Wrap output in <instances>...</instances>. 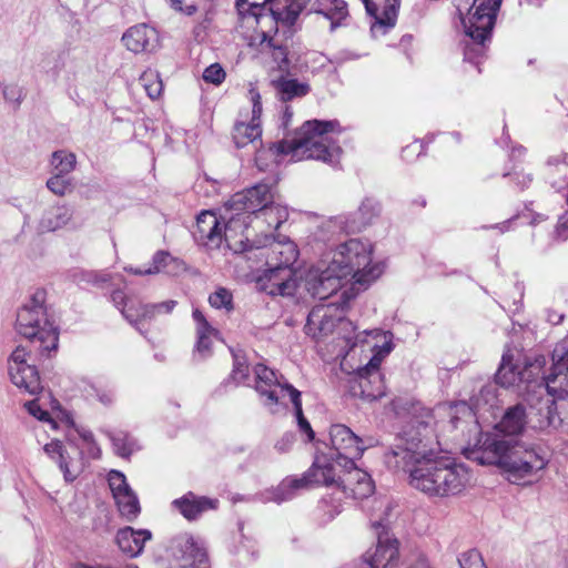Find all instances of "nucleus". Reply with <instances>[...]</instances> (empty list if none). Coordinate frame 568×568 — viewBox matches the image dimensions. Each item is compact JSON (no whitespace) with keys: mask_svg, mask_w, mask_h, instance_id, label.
Wrapping results in <instances>:
<instances>
[{"mask_svg":"<svg viewBox=\"0 0 568 568\" xmlns=\"http://www.w3.org/2000/svg\"><path fill=\"white\" fill-rule=\"evenodd\" d=\"M437 446L428 423L416 420L398 434L385 462L389 468L408 473L409 484L428 497L459 495L470 484V473L454 458L440 455Z\"/></svg>","mask_w":568,"mask_h":568,"instance_id":"nucleus-1","label":"nucleus"},{"mask_svg":"<svg viewBox=\"0 0 568 568\" xmlns=\"http://www.w3.org/2000/svg\"><path fill=\"white\" fill-rule=\"evenodd\" d=\"M329 439L332 447L337 452V457L333 460L325 455L317 456L303 477L284 479L275 490L274 501L288 500L294 496L295 490L305 488L310 484L336 485L345 495L356 499L366 498L373 494L374 484L371 476L357 468L354 463L374 445L373 438H361L347 426L335 424L329 428Z\"/></svg>","mask_w":568,"mask_h":568,"instance_id":"nucleus-2","label":"nucleus"},{"mask_svg":"<svg viewBox=\"0 0 568 568\" xmlns=\"http://www.w3.org/2000/svg\"><path fill=\"white\" fill-rule=\"evenodd\" d=\"M525 424L524 407H510L496 425V433L483 435L475 447L465 449L466 457L480 465H495L514 480L535 476L546 467L547 459L516 439Z\"/></svg>","mask_w":568,"mask_h":568,"instance_id":"nucleus-3","label":"nucleus"},{"mask_svg":"<svg viewBox=\"0 0 568 568\" xmlns=\"http://www.w3.org/2000/svg\"><path fill=\"white\" fill-rule=\"evenodd\" d=\"M372 254L373 245L368 241L351 239L339 244L327 260L306 273L304 288L318 300L336 294L348 277L354 280L353 286L365 288L384 271L381 263L373 262Z\"/></svg>","mask_w":568,"mask_h":568,"instance_id":"nucleus-4","label":"nucleus"},{"mask_svg":"<svg viewBox=\"0 0 568 568\" xmlns=\"http://www.w3.org/2000/svg\"><path fill=\"white\" fill-rule=\"evenodd\" d=\"M339 132L337 121H306L296 135L274 144L277 154L290 155L291 161L318 160L335 163L341 154V148L333 141L329 133Z\"/></svg>","mask_w":568,"mask_h":568,"instance_id":"nucleus-5","label":"nucleus"},{"mask_svg":"<svg viewBox=\"0 0 568 568\" xmlns=\"http://www.w3.org/2000/svg\"><path fill=\"white\" fill-rule=\"evenodd\" d=\"M45 293L37 291L17 314L16 328L32 343H39L41 353L57 349L59 334L44 305Z\"/></svg>","mask_w":568,"mask_h":568,"instance_id":"nucleus-6","label":"nucleus"},{"mask_svg":"<svg viewBox=\"0 0 568 568\" xmlns=\"http://www.w3.org/2000/svg\"><path fill=\"white\" fill-rule=\"evenodd\" d=\"M501 1L473 0L467 16L462 20L465 33L462 41L465 60L476 62L485 54Z\"/></svg>","mask_w":568,"mask_h":568,"instance_id":"nucleus-7","label":"nucleus"},{"mask_svg":"<svg viewBox=\"0 0 568 568\" xmlns=\"http://www.w3.org/2000/svg\"><path fill=\"white\" fill-rule=\"evenodd\" d=\"M239 221L231 219L229 223L222 225L215 213L203 211L196 217V226L193 232L196 242L209 250H215L223 242L234 253H245L253 250L254 245L248 237L236 240L233 236L235 225Z\"/></svg>","mask_w":568,"mask_h":568,"instance_id":"nucleus-8","label":"nucleus"},{"mask_svg":"<svg viewBox=\"0 0 568 568\" xmlns=\"http://www.w3.org/2000/svg\"><path fill=\"white\" fill-rule=\"evenodd\" d=\"M545 364V357L539 356L519 369V366L514 363L511 351L507 349L503 354L501 363L495 375L496 383L503 387H520L525 384L524 389L528 392L530 387L536 388V377L539 376Z\"/></svg>","mask_w":568,"mask_h":568,"instance_id":"nucleus-9","label":"nucleus"},{"mask_svg":"<svg viewBox=\"0 0 568 568\" xmlns=\"http://www.w3.org/2000/svg\"><path fill=\"white\" fill-rule=\"evenodd\" d=\"M342 301L332 302L328 304H320L313 307L307 316L305 331L308 335L314 338H321L334 331L336 325H347L348 323L343 321L342 310L346 304V300H349L348 291H344L341 296Z\"/></svg>","mask_w":568,"mask_h":568,"instance_id":"nucleus-10","label":"nucleus"},{"mask_svg":"<svg viewBox=\"0 0 568 568\" xmlns=\"http://www.w3.org/2000/svg\"><path fill=\"white\" fill-rule=\"evenodd\" d=\"M29 353L23 346H17L8 359V372L11 382L24 392L36 395L41 389V381L37 368L28 363Z\"/></svg>","mask_w":568,"mask_h":568,"instance_id":"nucleus-11","label":"nucleus"},{"mask_svg":"<svg viewBox=\"0 0 568 568\" xmlns=\"http://www.w3.org/2000/svg\"><path fill=\"white\" fill-rule=\"evenodd\" d=\"M377 534V544L373 552H366L365 559L371 568H388L398 559V541L393 538L383 519L373 521Z\"/></svg>","mask_w":568,"mask_h":568,"instance_id":"nucleus-12","label":"nucleus"},{"mask_svg":"<svg viewBox=\"0 0 568 568\" xmlns=\"http://www.w3.org/2000/svg\"><path fill=\"white\" fill-rule=\"evenodd\" d=\"M272 186L266 183H258L243 192L234 194L229 201L231 210L246 213H258V215L274 201Z\"/></svg>","mask_w":568,"mask_h":568,"instance_id":"nucleus-13","label":"nucleus"},{"mask_svg":"<svg viewBox=\"0 0 568 568\" xmlns=\"http://www.w3.org/2000/svg\"><path fill=\"white\" fill-rule=\"evenodd\" d=\"M255 389L263 398V404L271 413H276L280 406V394L287 393L286 385L282 383L275 375L274 371L263 364L254 367Z\"/></svg>","mask_w":568,"mask_h":568,"instance_id":"nucleus-14","label":"nucleus"},{"mask_svg":"<svg viewBox=\"0 0 568 568\" xmlns=\"http://www.w3.org/2000/svg\"><path fill=\"white\" fill-rule=\"evenodd\" d=\"M169 551L184 568H203L207 560L205 548L189 534L174 537L170 541Z\"/></svg>","mask_w":568,"mask_h":568,"instance_id":"nucleus-15","label":"nucleus"},{"mask_svg":"<svg viewBox=\"0 0 568 568\" xmlns=\"http://www.w3.org/2000/svg\"><path fill=\"white\" fill-rule=\"evenodd\" d=\"M248 97L253 104L252 120L250 123L237 122L233 129V141L237 148H245L248 144L255 145L262 136V129L258 122L262 114L261 94L256 88L251 85Z\"/></svg>","mask_w":568,"mask_h":568,"instance_id":"nucleus-16","label":"nucleus"},{"mask_svg":"<svg viewBox=\"0 0 568 568\" xmlns=\"http://www.w3.org/2000/svg\"><path fill=\"white\" fill-rule=\"evenodd\" d=\"M260 278L262 288L270 295L293 296L298 283L292 267L266 265Z\"/></svg>","mask_w":568,"mask_h":568,"instance_id":"nucleus-17","label":"nucleus"},{"mask_svg":"<svg viewBox=\"0 0 568 568\" xmlns=\"http://www.w3.org/2000/svg\"><path fill=\"white\" fill-rule=\"evenodd\" d=\"M263 2L270 3V11L275 20L287 24H293L302 11V4L298 2H288V0H263ZM246 6L252 9V16L258 22V12L262 9L260 2L257 0H239L236 7L241 14L246 11Z\"/></svg>","mask_w":568,"mask_h":568,"instance_id":"nucleus-18","label":"nucleus"},{"mask_svg":"<svg viewBox=\"0 0 568 568\" xmlns=\"http://www.w3.org/2000/svg\"><path fill=\"white\" fill-rule=\"evenodd\" d=\"M268 243L258 245L255 248L260 251L258 256L265 257L266 265L291 267L298 256V251L294 242L283 237L282 240L265 236Z\"/></svg>","mask_w":568,"mask_h":568,"instance_id":"nucleus-19","label":"nucleus"},{"mask_svg":"<svg viewBox=\"0 0 568 568\" xmlns=\"http://www.w3.org/2000/svg\"><path fill=\"white\" fill-rule=\"evenodd\" d=\"M121 40L123 45L133 53H152L160 48L159 32L145 23L129 28Z\"/></svg>","mask_w":568,"mask_h":568,"instance_id":"nucleus-20","label":"nucleus"},{"mask_svg":"<svg viewBox=\"0 0 568 568\" xmlns=\"http://www.w3.org/2000/svg\"><path fill=\"white\" fill-rule=\"evenodd\" d=\"M379 359L374 356L369 363L359 368L357 372V383L361 395L368 399L375 400L385 395V384L378 371Z\"/></svg>","mask_w":568,"mask_h":568,"instance_id":"nucleus-21","label":"nucleus"},{"mask_svg":"<svg viewBox=\"0 0 568 568\" xmlns=\"http://www.w3.org/2000/svg\"><path fill=\"white\" fill-rule=\"evenodd\" d=\"M536 388L545 389L549 395L564 398L568 396V364H552V372L545 376L544 371L536 377Z\"/></svg>","mask_w":568,"mask_h":568,"instance_id":"nucleus-22","label":"nucleus"},{"mask_svg":"<svg viewBox=\"0 0 568 568\" xmlns=\"http://www.w3.org/2000/svg\"><path fill=\"white\" fill-rule=\"evenodd\" d=\"M172 506L178 509L187 520L196 519L202 513L209 509H215L216 499L199 497L193 493H187L183 497L172 501Z\"/></svg>","mask_w":568,"mask_h":568,"instance_id":"nucleus-23","label":"nucleus"},{"mask_svg":"<svg viewBox=\"0 0 568 568\" xmlns=\"http://www.w3.org/2000/svg\"><path fill=\"white\" fill-rule=\"evenodd\" d=\"M151 538V532L146 529L134 530L131 527H124L116 534L115 540L120 550L128 557L139 556L146 540Z\"/></svg>","mask_w":568,"mask_h":568,"instance_id":"nucleus-24","label":"nucleus"},{"mask_svg":"<svg viewBox=\"0 0 568 568\" xmlns=\"http://www.w3.org/2000/svg\"><path fill=\"white\" fill-rule=\"evenodd\" d=\"M367 13L376 23L393 27L396 21L398 6L396 0H363Z\"/></svg>","mask_w":568,"mask_h":568,"instance_id":"nucleus-25","label":"nucleus"},{"mask_svg":"<svg viewBox=\"0 0 568 568\" xmlns=\"http://www.w3.org/2000/svg\"><path fill=\"white\" fill-rule=\"evenodd\" d=\"M72 219V210L65 205H54L45 210L39 220L41 232H54L69 224Z\"/></svg>","mask_w":568,"mask_h":568,"instance_id":"nucleus-26","label":"nucleus"},{"mask_svg":"<svg viewBox=\"0 0 568 568\" xmlns=\"http://www.w3.org/2000/svg\"><path fill=\"white\" fill-rule=\"evenodd\" d=\"M314 11L331 21V29H335L347 17V3L344 0H317Z\"/></svg>","mask_w":568,"mask_h":568,"instance_id":"nucleus-27","label":"nucleus"},{"mask_svg":"<svg viewBox=\"0 0 568 568\" xmlns=\"http://www.w3.org/2000/svg\"><path fill=\"white\" fill-rule=\"evenodd\" d=\"M273 83L280 100L283 102L291 101L295 98L305 97L311 90L307 82H301L297 79H291L286 77H281Z\"/></svg>","mask_w":568,"mask_h":568,"instance_id":"nucleus-28","label":"nucleus"},{"mask_svg":"<svg viewBox=\"0 0 568 568\" xmlns=\"http://www.w3.org/2000/svg\"><path fill=\"white\" fill-rule=\"evenodd\" d=\"M192 316L196 325V351L200 354L205 355L206 353H209L212 341L213 338L217 337L219 332L209 324L205 316L200 310L195 308L193 311Z\"/></svg>","mask_w":568,"mask_h":568,"instance_id":"nucleus-29","label":"nucleus"},{"mask_svg":"<svg viewBox=\"0 0 568 568\" xmlns=\"http://www.w3.org/2000/svg\"><path fill=\"white\" fill-rule=\"evenodd\" d=\"M111 298L130 324L136 326L140 323V305H143L140 301L134 297L126 296L121 290L114 291Z\"/></svg>","mask_w":568,"mask_h":568,"instance_id":"nucleus-30","label":"nucleus"},{"mask_svg":"<svg viewBox=\"0 0 568 568\" xmlns=\"http://www.w3.org/2000/svg\"><path fill=\"white\" fill-rule=\"evenodd\" d=\"M113 498L121 516L128 521L134 520L141 513L139 499L132 488Z\"/></svg>","mask_w":568,"mask_h":568,"instance_id":"nucleus-31","label":"nucleus"},{"mask_svg":"<svg viewBox=\"0 0 568 568\" xmlns=\"http://www.w3.org/2000/svg\"><path fill=\"white\" fill-rule=\"evenodd\" d=\"M50 165L53 174L68 176L77 166V156L72 152L59 150L52 153Z\"/></svg>","mask_w":568,"mask_h":568,"instance_id":"nucleus-32","label":"nucleus"},{"mask_svg":"<svg viewBox=\"0 0 568 568\" xmlns=\"http://www.w3.org/2000/svg\"><path fill=\"white\" fill-rule=\"evenodd\" d=\"M285 387L287 389V395L290 396V399L293 404L300 430L306 434L308 440H313L315 435L311 424L303 415L301 392L297 390L293 385H286Z\"/></svg>","mask_w":568,"mask_h":568,"instance_id":"nucleus-33","label":"nucleus"},{"mask_svg":"<svg viewBox=\"0 0 568 568\" xmlns=\"http://www.w3.org/2000/svg\"><path fill=\"white\" fill-rule=\"evenodd\" d=\"M257 217H263V221L266 222L270 227L278 229L284 222H286L288 211L285 206L273 202L263 210Z\"/></svg>","mask_w":568,"mask_h":568,"instance_id":"nucleus-34","label":"nucleus"},{"mask_svg":"<svg viewBox=\"0 0 568 568\" xmlns=\"http://www.w3.org/2000/svg\"><path fill=\"white\" fill-rule=\"evenodd\" d=\"M140 82L151 99H156L161 95L163 83L158 71L145 70L140 77Z\"/></svg>","mask_w":568,"mask_h":568,"instance_id":"nucleus-35","label":"nucleus"},{"mask_svg":"<svg viewBox=\"0 0 568 568\" xmlns=\"http://www.w3.org/2000/svg\"><path fill=\"white\" fill-rule=\"evenodd\" d=\"M81 443L78 444L80 454L89 458L98 459L101 456V449L94 440L93 434L87 429H77Z\"/></svg>","mask_w":568,"mask_h":568,"instance_id":"nucleus-36","label":"nucleus"},{"mask_svg":"<svg viewBox=\"0 0 568 568\" xmlns=\"http://www.w3.org/2000/svg\"><path fill=\"white\" fill-rule=\"evenodd\" d=\"M379 209L377 203L372 200H365L358 209V221L351 226V231H361L362 227L368 225L372 219L378 213Z\"/></svg>","mask_w":568,"mask_h":568,"instance_id":"nucleus-37","label":"nucleus"},{"mask_svg":"<svg viewBox=\"0 0 568 568\" xmlns=\"http://www.w3.org/2000/svg\"><path fill=\"white\" fill-rule=\"evenodd\" d=\"M260 45L262 47V51H272L273 58L278 62V67L282 68L283 64L287 65V53L286 49L281 44H277L267 32L261 33Z\"/></svg>","mask_w":568,"mask_h":568,"instance_id":"nucleus-38","label":"nucleus"},{"mask_svg":"<svg viewBox=\"0 0 568 568\" xmlns=\"http://www.w3.org/2000/svg\"><path fill=\"white\" fill-rule=\"evenodd\" d=\"M111 439L116 455L121 457H129L138 448L135 440L128 434L118 433Z\"/></svg>","mask_w":568,"mask_h":568,"instance_id":"nucleus-39","label":"nucleus"},{"mask_svg":"<svg viewBox=\"0 0 568 568\" xmlns=\"http://www.w3.org/2000/svg\"><path fill=\"white\" fill-rule=\"evenodd\" d=\"M47 187L55 195L63 196L73 189V181L69 176L53 174L47 181Z\"/></svg>","mask_w":568,"mask_h":568,"instance_id":"nucleus-40","label":"nucleus"},{"mask_svg":"<svg viewBox=\"0 0 568 568\" xmlns=\"http://www.w3.org/2000/svg\"><path fill=\"white\" fill-rule=\"evenodd\" d=\"M170 264H179V261L172 257L168 252L159 251L153 256L152 265L145 268V273L156 274L162 271H169L168 267Z\"/></svg>","mask_w":568,"mask_h":568,"instance_id":"nucleus-41","label":"nucleus"},{"mask_svg":"<svg viewBox=\"0 0 568 568\" xmlns=\"http://www.w3.org/2000/svg\"><path fill=\"white\" fill-rule=\"evenodd\" d=\"M44 450L49 455H58L59 457V467L63 471L64 478L67 481H72L75 479V475L72 474L69 469V465L64 459L62 445L60 442H51L44 446Z\"/></svg>","mask_w":568,"mask_h":568,"instance_id":"nucleus-42","label":"nucleus"},{"mask_svg":"<svg viewBox=\"0 0 568 568\" xmlns=\"http://www.w3.org/2000/svg\"><path fill=\"white\" fill-rule=\"evenodd\" d=\"M108 483L113 497L131 489L124 474L119 470H111L109 473Z\"/></svg>","mask_w":568,"mask_h":568,"instance_id":"nucleus-43","label":"nucleus"},{"mask_svg":"<svg viewBox=\"0 0 568 568\" xmlns=\"http://www.w3.org/2000/svg\"><path fill=\"white\" fill-rule=\"evenodd\" d=\"M111 274L104 271H82L79 274V282H84L95 286H103L111 281Z\"/></svg>","mask_w":568,"mask_h":568,"instance_id":"nucleus-44","label":"nucleus"},{"mask_svg":"<svg viewBox=\"0 0 568 568\" xmlns=\"http://www.w3.org/2000/svg\"><path fill=\"white\" fill-rule=\"evenodd\" d=\"M458 562L462 568H486L481 554L475 549L462 554Z\"/></svg>","mask_w":568,"mask_h":568,"instance_id":"nucleus-45","label":"nucleus"},{"mask_svg":"<svg viewBox=\"0 0 568 568\" xmlns=\"http://www.w3.org/2000/svg\"><path fill=\"white\" fill-rule=\"evenodd\" d=\"M209 302L212 307H223L229 311L232 308V294L226 288H219L210 295Z\"/></svg>","mask_w":568,"mask_h":568,"instance_id":"nucleus-46","label":"nucleus"},{"mask_svg":"<svg viewBox=\"0 0 568 568\" xmlns=\"http://www.w3.org/2000/svg\"><path fill=\"white\" fill-rule=\"evenodd\" d=\"M225 79V71L219 63L209 65L203 72V80L212 84H221Z\"/></svg>","mask_w":568,"mask_h":568,"instance_id":"nucleus-47","label":"nucleus"},{"mask_svg":"<svg viewBox=\"0 0 568 568\" xmlns=\"http://www.w3.org/2000/svg\"><path fill=\"white\" fill-rule=\"evenodd\" d=\"M247 377H248V366H247L246 362L242 357L234 355V364H233L231 378L235 383L240 384V383L244 382Z\"/></svg>","mask_w":568,"mask_h":568,"instance_id":"nucleus-48","label":"nucleus"},{"mask_svg":"<svg viewBox=\"0 0 568 568\" xmlns=\"http://www.w3.org/2000/svg\"><path fill=\"white\" fill-rule=\"evenodd\" d=\"M551 359L552 364H568V334L556 344Z\"/></svg>","mask_w":568,"mask_h":568,"instance_id":"nucleus-49","label":"nucleus"},{"mask_svg":"<svg viewBox=\"0 0 568 568\" xmlns=\"http://www.w3.org/2000/svg\"><path fill=\"white\" fill-rule=\"evenodd\" d=\"M2 94L6 101L13 103L18 106L21 101V89L16 84H3Z\"/></svg>","mask_w":568,"mask_h":568,"instance_id":"nucleus-50","label":"nucleus"},{"mask_svg":"<svg viewBox=\"0 0 568 568\" xmlns=\"http://www.w3.org/2000/svg\"><path fill=\"white\" fill-rule=\"evenodd\" d=\"M168 6L176 12L183 13L185 16H193L197 11V7L194 3L184 4V0H165Z\"/></svg>","mask_w":568,"mask_h":568,"instance_id":"nucleus-51","label":"nucleus"},{"mask_svg":"<svg viewBox=\"0 0 568 568\" xmlns=\"http://www.w3.org/2000/svg\"><path fill=\"white\" fill-rule=\"evenodd\" d=\"M445 409L447 410V415L450 418V424H452L453 427H456L457 422L459 419L457 414H459V413H464V414L465 413H469V409H468V407H467V405L465 403L449 405Z\"/></svg>","mask_w":568,"mask_h":568,"instance_id":"nucleus-52","label":"nucleus"},{"mask_svg":"<svg viewBox=\"0 0 568 568\" xmlns=\"http://www.w3.org/2000/svg\"><path fill=\"white\" fill-rule=\"evenodd\" d=\"M26 406L28 412L39 420H49V413L43 410L34 400L29 402Z\"/></svg>","mask_w":568,"mask_h":568,"instance_id":"nucleus-53","label":"nucleus"},{"mask_svg":"<svg viewBox=\"0 0 568 568\" xmlns=\"http://www.w3.org/2000/svg\"><path fill=\"white\" fill-rule=\"evenodd\" d=\"M555 232L558 239L565 240L568 237V213L559 217Z\"/></svg>","mask_w":568,"mask_h":568,"instance_id":"nucleus-54","label":"nucleus"},{"mask_svg":"<svg viewBox=\"0 0 568 568\" xmlns=\"http://www.w3.org/2000/svg\"><path fill=\"white\" fill-rule=\"evenodd\" d=\"M175 305H176V302L173 300L153 304L156 315L171 313L173 311V308L175 307Z\"/></svg>","mask_w":568,"mask_h":568,"instance_id":"nucleus-55","label":"nucleus"},{"mask_svg":"<svg viewBox=\"0 0 568 568\" xmlns=\"http://www.w3.org/2000/svg\"><path fill=\"white\" fill-rule=\"evenodd\" d=\"M140 310H141L140 322L143 320H152L156 316V312L154 310L153 304L140 305Z\"/></svg>","mask_w":568,"mask_h":568,"instance_id":"nucleus-56","label":"nucleus"},{"mask_svg":"<svg viewBox=\"0 0 568 568\" xmlns=\"http://www.w3.org/2000/svg\"><path fill=\"white\" fill-rule=\"evenodd\" d=\"M293 443V436L292 435H286L285 437H283V439L281 442H278L276 444V447L280 449V450H284L287 446H290L291 444Z\"/></svg>","mask_w":568,"mask_h":568,"instance_id":"nucleus-57","label":"nucleus"},{"mask_svg":"<svg viewBox=\"0 0 568 568\" xmlns=\"http://www.w3.org/2000/svg\"><path fill=\"white\" fill-rule=\"evenodd\" d=\"M422 148H423L422 144H418L417 142L412 145L406 146L403 150V158L408 160V153H410V151H420Z\"/></svg>","mask_w":568,"mask_h":568,"instance_id":"nucleus-58","label":"nucleus"},{"mask_svg":"<svg viewBox=\"0 0 568 568\" xmlns=\"http://www.w3.org/2000/svg\"><path fill=\"white\" fill-rule=\"evenodd\" d=\"M124 270L134 275H149L148 273H145V268L130 266V267H125Z\"/></svg>","mask_w":568,"mask_h":568,"instance_id":"nucleus-59","label":"nucleus"},{"mask_svg":"<svg viewBox=\"0 0 568 568\" xmlns=\"http://www.w3.org/2000/svg\"><path fill=\"white\" fill-rule=\"evenodd\" d=\"M100 400L103 404H110L112 402V396L111 395H102V396H100Z\"/></svg>","mask_w":568,"mask_h":568,"instance_id":"nucleus-60","label":"nucleus"},{"mask_svg":"<svg viewBox=\"0 0 568 568\" xmlns=\"http://www.w3.org/2000/svg\"><path fill=\"white\" fill-rule=\"evenodd\" d=\"M383 351L388 354L392 351L390 339L383 345Z\"/></svg>","mask_w":568,"mask_h":568,"instance_id":"nucleus-61","label":"nucleus"},{"mask_svg":"<svg viewBox=\"0 0 568 568\" xmlns=\"http://www.w3.org/2000/svg\"><path fill=\"white\" fill-rule=\"evenodd\" d=\"M530 181H531V178L529 175L523 176V180L518 179V183L521 184L523 186H525L527 184V182H530Z\"/></svg>","mask_w":568,"mask_h":568,"instance_id":"nucleus-62","label":"nucleus"},{"mask_svg":"<svg viewBox=\"0 0 568 568\" xmlns=\"http://www.w3.org/2000/svg\"><path fill=\"white\" fill-rule=\"evenodd\" d=\"M308 0H295L294 2H298L302 4V9L304 8L305 3L307 2Z\"/></svg>","mask_w":568,"mask_h":568,"instance_id":"nucleus-63","label":"nucleus"},{"mask_svg":"<svg viewBox=\"0 0 568 568\" xmlns=\"http://www.w3.org/2000/svg\"><path fill=\"white\" fill-rule=\"evenodd\" d=\"M285 115H286V116H291V115H292V112L290 111V109H288V108H286V109H285Z\"/></svg>","mask_w":568,"mask_h":568,"instance_id":"nucleus-64","label":"nucleus"}]
</instances>
